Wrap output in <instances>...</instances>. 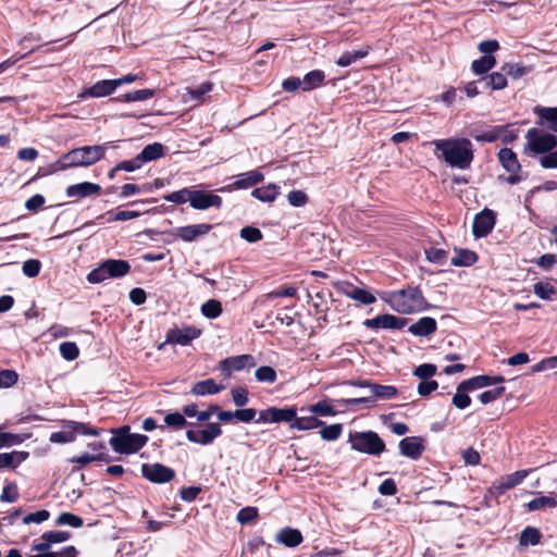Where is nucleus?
I'll return each mask as SVG.
<instances>
[{"instance_id":"nucleus-20","label":"nucleus","mask_w":557,"mask_h":557,"mask_svg":"<svg viewBox=\"0 0 557 557\" xmlns=\"http://www.w3.org/2000/svg\"><path fill=\"white\" fill-rule=\"evenodd\" d=\"M100 191V185L90 182H83L67 186L65 194L70 198L81 199L85 197L99 195Z\"/></svg>"},{"instance_id":"nucleus-4","label":"nucleus","mask_w":557,"mask_h":557,"mask_svg":"<svg viewBox=\"0 0 557 557\" xmlns=\"http://www.w3.org/2000/svg\"><path fill=\"white\" fill-rule=\"evenodd\" d=\"M107 145L84 146L64 153L57 162V170L89 166L104 157Z\"/></svg>"},{"instance_id":"nucleus-54","label":"nucleus","mask_w":557,"mask_h":557,"mask_svg":"<svg viewBox=\"0 0 557 557\" xmlns=\"http://www.w3.org/2000/svg\"><path fill=\"white\" fill-rule=\"evenodd\" d=\"M201 312L209 319H214L222 313V305L216 299H210L201 306Z\"/></svg>"},{"instance_id":"nucleus-34","label":"nucleus","mask_w":557,"mask_h":557,"mask_svg":"<svg viewBox=\"0 0 557 557\" xmlns=\"http://www.w3.org/2000/svg\"><path fill=\"white\" fill-rule=\"evenodd\" d=\"M164 153V148L161 144L159 143H153L151 145H147L140 153H138V160L141 161V163L144 162H149V161H153V160H157L159 158H161Z\"/></svg>"},{"instance_id":"nucleus-31","label":"nucleus","mask_w":557,"mask_h":557,"mask_svg":"<svg viewBox=\"0 0 557 557\" xmlns=\"http://www.w3.org/2000/svg\"><path fill=\"white\" fill-rule=\"evenodd\" d=\"M112 457L108 453H101V454H90V453H84L79 456H74L70 459L72 463H78L79 467L77 469H82L86 465L94 462V461H103V462H111Z\"/></svg>"},{"instance_id":"nucleus-41","label":"nucleus","mask_w":557,"mask_h":557,"mask_svg":"<svg viewBox=\"0 0 557 557\" xmlns=\"http://www.w3.org/2000/svg\"><path fill=\"white\" fill-rule=\"evenodd\" d=\"M324 77V73L320 70H314L307 73L302 78L304 91H309L321 86Z\"/></svg>"},{"instance_id":"nucleus-61","label":"nucleus","mask_w":557,"mask_h":557,"mask_svg":"<svg viewBox=\"0 0 557 557\" xmlns=\"http://www.w3.org/2000/svg\"><path fill=\"white\" fill-rule=\"evenodd\" d=\"M504 132H505V126H496L483 134L473 135V137L478 141L493 143V141L497 140L499 137H502Z\"/></svg>"},{"instance_id":"nucleus-52","label":"nucleus","mask_w":557,"mask_h":557,"mask_svg":"<svg viewBox=\"0 0 557 557\" xmlns=\"http://www.w3.org/2000/svg\"><path fill=\"white\" fill-rule=\"evenodd\" d=\"M20 493L18 488L15 482H8L3 488L2 493L0 495V500L3 503H15L18 499Z\"/></svg>"},{"instance_id":"nucleus-37","label":"nucleus","mask_w":557,"mask_h":557,"mask_svg":"<svg viewBox=\"0 0 557 557\" xmlns=\"http://www.w3.org/2000/svg\"><path fill=\"white\" fill-rule=\"evenodd\" d=\"M478 260L475 252L468 249L456 250L450 263L455 267H469Z\"/></svg>"},{"instance_id":"nucleus-25","label":"nucleus","mask_w":557,"mask_h":557,"mask_svg":"<svg viewBox=\"0 0 557 557\" xmlns=\"http://www.w3.org/2000/svg\"><path fill=\"white\" fill-rule=\"evenodd\" d=\"M158 412L164 414V428L166 426L174 431H178L184 429L186 425H195L194 423L188 422L181 411L159 410Z\"/></svg>"},{"instance_id":"nucleus-3","label":"nucleus","mask_w":557,"mask_h":557,"mask_svg":"<svg viewBox=\"0 0 557 557\" xmlns=\"http://www.w3.org/2000/svg\"><path fill=\"white\" fill-rule=\"evenodd\" d=\"M112 433L109 445L112 450L120 455H133L138 453L149 441V437L140 433H132L131 426L125 424L120 428L110 429Z\"/></svg>"},{"instance_id":"nucleus-30","label":"nucleus","mask_w":557,"mask_h":557,"mask_svg":"<svg viewBox=\"0 0 557 557\" xmlns=\"http://www.w3.org/2000/svg\"><path fill=\"white\" fill-rule=\"evenodd\" d=\"M498 159L504 169L509 173H518L521 168L516 153L509 148L500 149Z\"/></svg>"},{"instance_id":"nucleus-44","label":"nucleus","mask_w":557,"mask_h":557,"mask_svg":"<svg viewBox=\"0 0 557 557\" xmlns=\"http://www.w3.org/2000/svg\"><path fill=\"white\" fill-rule=\"evenodd\" d=\"M193 188H182L180 190L173 191L164 196V200L177 205H183L185 202L190 203V199L193 198Z\"/></svg>"},{"instance_id":"nucleus-5","label":"nucleus","mask_w":557,"mask_h":557,"mask_svg":"<svg viewBox=\"0 0 557 557\" xmlns=\"http://www.w3.org/2000/svg\"><path fill=\"white\" fill-rule=\"evenodd\" d=\"M347 442L350 448L361 454L380 456L385 451L386 445L381 436L374 431H351Z\"/></svg>"},{"instance_id":"nucleus-59","label":"nucleus","mask_w":557,"mask_h":557,"mask_svg":"<svg viewBox=\"0 0 557 557\" xmlns=\"http://www.w3.org/2000/svg\"><path fill=\"white\" fill-rule=\"evenodd\" d=\"M257 517H258V508L257 507L247 506V507L242 508L238 511L236 519H237V521L240 524L244 525V524L250 523Z\"/></svg>"},{"instance_id":"nucleus-18","label":"nucleus","mask_w":557,"mask_h":557,"mask_svg":"<svg viewBox=\"0 0 557 557\" xmlns=\"http://www.w3.org/2000/svg\"><path fill=\"white\" fill-rule=\"evenodd\" d=\"M495 224V214L492 210L484 209L473 220L472 232L475 237H484L491 233Z\"/></svg>"},{"instance_id":"nucleus-9","label":"nucleus","mask_w":557,"mask_h":557,"mask_svg":"<svg viewBox=\"0 0 557 557\" xmlns=\"http://www.w3.org/2000/svg\"><path fill=\"white\" fill-rule=\"evenodd\" d=\"M256 359L249 354L227 357L219 362L218 369L225 379L231 377L234 371L251 369L256 366Z\"/></svg>"},{"instance_id":"nucleus-13","label":"nucleus","mask_w":557,"mask_h":557,"mask_svg":"<svg viewBox=\"0 0 557 557\" xmlns=\"http://www.w3.org/2000/svg\"><path fill=\"white\" fill-rule=\"evenodd\" d=\"M399 454L412 460L421 458L425 450L424 438L421 436H408L398 443Z\"/></svg>"},{"instance_id":"nucleus-46","label":"nucleus","mask_w":557,"mask_h":557,"mask_svg":"<svg viewBox=\"0 0 557 557\" xmlns=\"http://www.w3.org/2000/svg\"><path fill=\"white\" fill-rule=\"evenodd\" d=\"M140 215L139 211L135 210H122V211H108L106 214L101 215L100 218H107L108 222L113 221H127L135 218H138Z\"/></svg>"},{"instance_id":"nucleus-60","label":"nucleus","mask_w":557,"mask_h":557,"mask_svg":"<svg viewBox=\"0 0 557 557\" xmlns=\"http://www.w3.org/2000/svg\"><path fill=\"white\" fill-rule=\"evenodd\" d=\"M436 366L433 363H422L413 370V375L422 380L431 379L436 374Z\"/></svg>"},{"instance_id":"nucleus-8","label":"nucleus","mask_w":557,"mask_h":557,"mask_svg":"<svg viewBox=\"0 0 557 557\" xmlns=\"http://www.w3.org/2000/svg\"><path fill=\"white\" fill-rule=\"evenodd\" d=\"M140 472L144 479L153 484H165L175 478L174 469L160 462L143 463Z\"/></svg>"},{"instance_id":"nucleus-10","label":"nucleus","mask_w":557,"mask_h":557,"mask_svg":"<svg viewBox=\"0 0 557 557\" xmlns=\"http://www.w3.org/2000/svg\"><path fill=\"white\" fill-rule=\"evenodd\" d=\"M223 433L221 425L218 422H209L200 431L187 430L186 438L194 444L202 446L211 445L215 438Z\"/></svg>"},{"instance_id":"nucleus-64","label":"nucleus","mask_w":557,"mask_h":557,"mask_svg":"<svg viewBox=\"0 0 557 557\" xmlns=\"http://www.w3.org/2000/svg\"><path fill=\"white\" fill-rule=\"evenodd\" d=\"M557 368V356L544 358L540 362L535 363L531 368L532 373L543 372Z\"/></svg>"},{"instance_id":"nucleus-15","label":"nucleus","mask_w":557,"mask_h":557,"mask_svg":"<svg viewBox=\"0 0 557 557\" xmlns=\"http://www.w3.org/2000/svg\"><path fill=\"white\" fill-rule=\"evenodd\" d=\"M222 198L211 191L194 189L190 207L196 210H207L211 207L220 208Z\"/></svg>"},{"instance_id":"nucleus-50","label":"nucleus","mask_w":557,"mask_h":557,"mask_svg":"<svg viewBox=\"0 0 557 557\" xmlns=\"http://www.w3.org/2000/svg\"><path fill=\"white\" fill-rule=\"evenodd\" d=\"M309 411L319 417H333L337 413L334 407L324 400L311 405Z\"/></svg>"},{"instance_id":"nucleus-43","label":"nucleus","mask_w":557,"mask_h":557,"mask_svg":"<svg viewBox=\"0 0 557 557\" xmlns=\"http://www.w3.org/2000/svg\"><path fill=\"white\" fill-rule=\"evenodd\" d=\"M534 113L541 119L550 123V128L557 131V108L537 106Z\"/></svg>"},{"instance_id":"nucleus-62","label":"nucleus","mask_w":557,"mask_h":557,"mask_svg":"<svg viewBox=\"0 0 557 557\" xmlns=\"http://www.w3.org/2000/svg\"><path fill=\"white\" fill-rule=\"evenodd\" d=\"M447 251L440 248H430L425 250V257L430 262L444 264L447 260Z\"/></svg>"},{"instance_id":"nucleus-55","label":"nucleus","mask_w":557,"mask_h":557,"mask_svg":"<svg viewBox=\"0 0 557 557\" xmlns=\"http://www.w3.org/2000/svg\"><path fill=\"white\" fill-rule=\"evenodd\" d=\"M336 401L338 405L346 407V408L360 406V405H364L367 408H371L375 404L372 395L369 397L343 398V399H338Z\"/></svg>"},{"instance_id":"nucleus-40","label":"nucleus","mask_w":557,"mask_h":557,"mask_svg":"<svg viewBox=\"0 0 557 557\" xmlns=\"http://www.w3.org/2000/svg\"><path fill=\"white\" fill-rule=\"evenodd\" d=\"M251 195L260 201L272 202L278 195V190L276 185L269 184L264 187L253 189Z\"/></svg>"},{"instance_id":"nucleus-53","label":"nucleus","mask_w":557,"mask_h":557,"mask_svg":"<svg viewBox=\"0 0 557 557\" xmlns=\"http://www.w3.org/2000/svg\"><path fill=\"white\" fill-rule=\"evenodd\" d=\"M500 70L513 79L520 78L530 72V69L518 63H505Z\"/></svg>"},{"instance_id":"nucleus-2","label":"nucleus","mask_w":557,"mask_h":557,"mask_svg":"<svg viewBox=\"0 0 557 557\" xmlns=\"http://www.w3.org/2000/svg\"><path fill=\"white\" fill-rule=\"evenodd\" d=\"M432 145L436 151H441L444 161L453 168L466 170L473 160L472 144L467 138L436 139Z\"/></svg>"},{"instance_id":"nucleus-45","label":"nucleus","mask_w":557,"mask_h":557,"mask_svg":"<svg viewBox=\"0 0 557 557\" xmlns=\"http://www.w3.org/2000/svg\"><path fill=\"white\" fill-rule=\"evenodd\" d=\"M255 377L260 383H274L277 379L276 371L270 366H261L255 371Z\"/></svg>"},{"instance_id":"nucleus-28","label":"nucleus","mask_w":557,"mask_h":557,"mask_svg":"<svg viewBox=\"0 0 557 557\" xmlns=\"http://www.w3.org/2000/svg\"><path fill=\"white\" fill-rule=\"evenodd\" d=\"M323 424V421L318 417H297V409L295 408V418L292 420L289 428L297 429L299 431H309L319 428Z\"/></svg>"},{"instance_id":"nucleus-27","label":"nucleus","mask_w":557,"mask_h":557,"mask_svg":"<svg viewBox=\"0 0 557 557\" xmlns=\"http://www.w3.org/2000/svg\"><path fill=\"white\" fill-rule=\"evenodd\" d=\"M555 507H557V494L540 495L525 504V508L529 511L552 509Z\"/></svg>"},{"instance_id":"nucleus-17","label":"nucleus","mask_w":557,"mask_h":557,"mask_svg":"<svg viewBox=\"0 0 557 557\" xmlns=\"http://www.w3.org/2000/svg\"><path fill=\"white\" fill-rule=\"evenodd\" d=\"M529 472L530 470H519L502 476L493 484V492L498 496L503 495L506 491L513 488L515 486L522 483L523 480L528 476Z\"/></svg>"},{"instance_id":"nucleus-49","label":"nucleus","mask_w":557,"mask_h":557,"mask_svg":"<svg viewBox=\"0 0 557 557\" xmlns=\"http://www.w3.org/2000/svg\"><path fill=\"white\" fill-rule=\"evenodd\" d=\"M534 294L545 300L552 299L556 295V288L549 282H537L533 286Z\"/></svg>"},{"instance_id":"nucleus-33","label":"nucleus","mask_w":557,"mask_h":557,"mask_svg":"<svg viewBox=\"0 0 557 557\" xmlns=\"http://www.w3.org/2000/svg\"><path fill=\"white\" fill-rule=\"evenodd\" d=\"M466 382L462 381L457 385L456 393L453 396L451 404L460 410L468 408L471 405V397L468 393L471 392L470 388H465Z\"/></svg>"},{"instance_id":"nucleus-57","label":"nucleus","mask_w":557,"mask_h":557,"mask_svg":"<svg viewBox=\"0 0 557 557\" xmlns=\"http://www.w3.org/2000/svg\"><path fill=\"white\" fill-rule=\"evenodd\" d=\"M234 405L238 408L246 406L249 401V392L245 387H235L231 391Z\"/></svg>"},{"instance_id":"nucleus-56","label":"nucleus","mask_w":557,"mask_h":557,"mask_svg":"<svg viewBox=\"0 0 557 557\" xmlns=\"http://www.w3.org/2000/svg\"><path fill=\"white\" fill-rule=\"evenodd\" d=\"M18 381V374L15 370L5 369L0 370V388H9L15 385Z\"/></svg>"},{"instance_id":"nucleus-21","label":"nucleus","mask_w":557,"mask_h":557,"mask_svg":"<svg viewBox=\"0 0 557 557\" xmlns=\"http://www.w3.org/2000/svg\"><path fill=\"white\" fill-rule=\"evenodd\" d=\"M275 541L285 547L294 548L302 543L304 536L298 529L285 527L276 533Z\"/></svg>"},{"instance_id":"nucleus-14","label":"nucleus","mask_w":557,"mask_h":557,"mask_svg":"<svg viewBox=\"0 0 557 557\" xmlns=\"http://www.w3.org/2000/svg\"><path fill=\"white\" fill-rule=\"evenodd\" d=\"M407 323V319L398 318L389 313L380 314L373 319H367L363 324L369 329L400 330Z\"/></svg>"},{"instance_id":"nucleus-6","label":"nucleus","mask_w":557,"mask_h":557,"mask_svg":"<svg viewBox=\"0 0 557 557\" xmlns=\"http://www.w3.org/2000/svg\"><path fill=\"white\" fill-rule=\"evenodd\" d=\"M131 270V265L126 260L109 259L102 262L97 269L92 270L87 280L90 283L97 284L106 281L109 277H122Z\"/></svg>"},{"instance_id":"nucleus-7","label":"nucleus","mask_w":557,"mask_h":557,"mask_svg":"<svg viewBox=\"0 0 557 557\" xmlns=\"http://www.w3.org/2000/svg\"><path fill=\"white\" fill-rule=\"evenodd\" d=\"M524 150L533 154H544L557 148V136L539 128H531L525 134Z\"/></svg>"},{"instance_id":"nucleus-38","label":"nucleus","mask_w":557,"mask_h":557,"mask_svg":"<svg viewBox=\"0 0 557 557\" xmlns=\"http://www.w3.org/2000/svg\"><path fill=\"white\" fill-rule=\"evenodd\" d=\"M321 438L326 442H334L336 441L343 432V424L342 423H333V424H326L323 421V424L319 426Z\"/></svg>"},{"instance_id":"nucleus-47","label":"nucleus","mask_w":557,"mask_h":557,"mask_svg":"<svg viewBox=\"0 0 557 557\" xmlns=\"http://www.w3.org/2000/svg\"><path fill=\"white\" fill-rule=\"evenodd\" d=\"M505 391V386H496L492 389L484 391L481 394H479L478 399L482 405H487L500 398Z\"/></svg>"},{"instance_id":"nucleus-58","label":"nucleus","mask_w":557,"mask_h":557,"mask_svg":"<svg viewBox=\"0 0 557 557\" xmlns=\"http://www.w3.org/2000/svg\"><path fill=\"white\" fill-rule=\"evenodd\" d=\"M62 431L51 433L49 441L51 443L65 444L74 441L73 431L71 428L63 426Z\"/></svg>"},{"instance_id":"nucleus-12","label":"nucleus","mask_w":557,"mask_h":557,"mask_svg":"<svg viewBox=\"0 0 557 557\" xmlns=\"http://www.w3.org/2000/svg\"><path fill=\"white\" fill-rule=\"evenodd\" d=\"M201 331L195 326L173 327L168 331L166 339L158 348H162L165 344L187 346L190 342L200 335Z\"/></svg>"},{"instance_id":"nucleus-23","label":"nucleus","mask_w":557,"mask_h":557,"mask_svg":"<svg viewBox=\"0 0 557 557\" xmlns=\"http://www.w3.org/2000/svg\"><path fill=\"white\" fill-rule=\"evenodd\" d=\"M341 290L348 298L357 300L363 305H371L375 302V297L371 293L366 289L356 287L352 284L345 283Z\"/></svg>"},{"instance_id":"nucleus-16","label":"nucleus","mask_w":557,"mask_h":557,"mask_svg":"<svg viewBox=\"0 0 557 557\" xmlns=\"http://www.w3.org/2000/svg\"><path fill=\"white\" fill-rule=\"evenodd\" d=\"M70 537L71 533L67 531H47L41 534L39 543L32 545V549L39 553L50 552L49 549L53 544L63 543Z\"/></svg>"},{"instance_id":"nucleus-26","label":"nucleus","mask_w":557,"mask_h":557,"mask_svg":"<svg viewBox=\"0 0 557 557\" xmlns=\"http://www.w3.org/2000/svg\"><path fill=\"white\" fill-rule=\"evenodd\" d=\"M437 329V323L433 318L423 317L416 323L409 326V332L416 336H428L434 333Z\"/></svg>"},{"instance_id":"nucleus-42","label":"nucleus","mask_w":557,"mask_h":557,"mask_svg":"<svg viewBox=\"0 0 557 557\" xmlns=\"http://www.w3.org/2000/svg\"><path fill=\"white\" fill-rule=\"evenodd\" d=\"M496 64V59L493 55H483L478 60H474L471 64V70L478 74H485Z\"/></svg>"},{"instance_id":"nucleus-22","label":"nucleus","mask_w":557,"mask_h":557,"mask_svg":"<svg viewBox=\"0 0 557 557\" xmlns=\"http://www.w3.org/2000/svg\"><path fill=\"white\" fill-rule=\"evenodd\" d=\"M224 388V385L218 384L213 379H207L194 383L190 388V394L194 396L215 395Z\"/></svg>"},{"instance_id":"nucleus-11","label":"nucleus","mask_w":557,"mask_h":557,"mask_svg":"<svg viewBox=\"0 0 557 557\" xmlns=\"http://www.w3.org/2000/svg\"><path fill=\"white\" fill-rule=\"evenodd\" d=\"M295 418V407H269L258 412L256 423H281L286 422L290 425L292 420Z\"/></svg>"},{"instance_id":"nucleus-48","label":"nucleus","mask_w":557,"mask_h":557,"mask_svg":"<svg viewBox=\"0 0 557 557\" xmlns=\"http://www.w3.org/2000/svg\"><path fill=\"white\" fill-rule=\"evenodd\" d=\"M463 381L466 382L463 387L470 388L471 392L491 386L490 374H480Z\"/></svg>"},{"instance_id":"nucleus-36","label":"nucleus","mask_w":557,"mask_h":557,"mask_svg":"<svg viewBox=\"0 0 557 557\" xmlns=\"http://www.w3.org/2000/svg\"><path fill=\"white\" fill-rule=\"evenodd\" d=\"M542 534L535 527H525L520 534L519 544L521 546H535L541 542Z\"/></svg>"},{"instance_id":"nucleus-29","label":"nucleus","mask_w":557,"mask_h":557,"mask_svg":"<svg viewBox=\"0 0 557 557\" xmlns=\"http://www.w3.org/2000/svg\"><path fill=\"white\" fill-rule=\"evenodd\" d=\"M116 82L114 79H104L96 83L88 88L82 96L88 95L91 97H104L112 94L116 89Z\"/></svg>"},{"instance_id":"nucleus-39","label":"nucleus","mask_w":557,"mask_h":557,"mask_svg":"<svg viewBox=\"0 0 557 557\" xmlns=\"http://www.w3.org/2000/svg\"><path fill=\"white\" fill-rule=\"evenodd\" d=\"M398 391L393 385H381L377 383H373L371 386V394L374 398V401L376 398L379 399H392L397 395Z\"/></svg>"},{"instance_id":"nucleus-24","label":"nucleus","mask_w":557,"mask_h":557,"mask_svg":"<svg viewBox=\"0 0 557 557\" xmlns=\"http://www.w3.org/2000/svg\"><path fill=\"white\" fill-rule=\"evenodd\" d=\"M264 176L258 170L248 171L237 176V180L231 185L233 189H243L255 186L263 181Z\"/></svg>"},{"instance_id":"nucleus-19","label":"nucleus","mask_w":557,"mask_h":557,"mask_svg":"<svg viewBox=\"0 0 557 557\" xmlns=\"http://www.w3.org/2000/svg\"><path fill=\"white\" fill-rule=\"evenodd\" d=\"M211 228L212 225L207 223L182 226L175 230V236L184 242L191 243L197 238L207 235Z\"/></svg>"},{"instance_id":"nucleus-35","label":"nucleus","mask_w":557,"mask_h":557,"mask_svg":"<svg viewBox=\"0 0 557 557\" xmlns=\"http://www.w3.org/2000/svg\"><path fill=\"white\" fill-rule=\"evenodd\" d=\"M369 51L370 47L368 46L356 51H346L337 59L336 64L343 67L348 66L354 62L367 57Z\"/></svg>"},{"instance_id":"nucleus-63","label":"nucleus","mask_w":557,"mask_h":557,"mask_svg":"<svg viewBox=\"0 0 557 557\" xmlns=\"http://www.w3.org/2000/svg\"><path fill=\"white\" fill-rule=\"evenodd\" d=\"M257 410L255 408H238L235 410L236 421L243 423L256 422Z\"/></svg>"},{"instance_id":"nucleus-51","label":"nucleus","mask_w":557,"mask_h":557,"mask_svg":"<svg viewBox=\"0 0 557 557\" xmlns=\"http://www.w3.org/2000/svg\"><path fill=\"white\" fill-rule=\"evenodd\" d=\"M57 525H70L72 528H81L84 524L82 517L72 512H62L55 520Z\"/></svg>"},{"instance_id":"nucleus-32","label":"nucleus","mask_w":557,"mask_h":557,"mask_svg":"<svg viewBox=\"0 0 557 557\" xmlns=\"http://www.w3.org/2000/svg\"><path fill=\"white\" fill-rule=\"evenodd\" d=\"M479 83L483 85L485 88H491L492 90L504 89L507 86L506 74L502 72H494L490 76L482 77L479 79Z\"/></svg>"},{"instance_id":"nucleus-1","label":"nucleus","mask_w":557,"mask_h":557,"mask_svg":"<svg viewBox=\"0 0 557 557\" xmlns=\"http://www.w3.org/2000/svg\"><path fill=\"white\" fill-rule=\"evenodd\" d=\"M379 297L387 304L392 310L400 314H411L428 310L431 305L424 298L418 286H407L397 290L379 293Z\"/></svg>"}]
</instances>
